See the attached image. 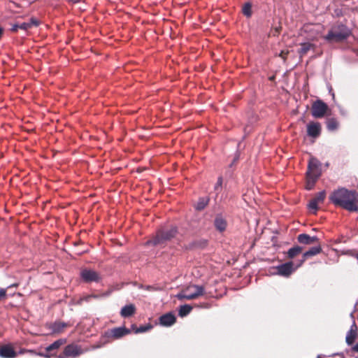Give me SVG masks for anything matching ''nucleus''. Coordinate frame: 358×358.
<instances>
[{"instance_id":"nucleus-1","label":"nucleus","mask_w":358,"mask_h":358,"mask_svg":"<svg viewBox=\"0 0 358 358\" xmlns=\"http://www.w3.org/2000/svg\"><path fill=\"white\" fill-rule=\"evenodd\" d=\"M330 199L335 205L350 212L358 211V194L355 191L341 188L332 193Z\"/></svg>"},{"instance_id":"nucleus-2","label":"nucleus","mask_w":358,"mask_h":358,"mask_svg":"<svg viewBox=\"0 0 358 358\" xmlns=\"http://www.w3.org/2000/svg\"><path fill=\"white\" fill-rule=\"evenodd\" d=\"M177 234L178 228L176 227H171L169 229L162 228L157 231L155 236L147 243L153 245H163L173 238Z\"/></svg>"},{"instance_id":"nucleus-3","label":"nucleus","mask_w":358,"mask_h":358,"mask_svg":"<svg viewBox=\"0 0 358 358\" xmlns=\"http://www.w3.org/2000/svg\"><path fill=\"white\" fill-rule=\"evenodd\" d=\"M205 293L204 287L200 285H192L188 286L176 295L179 300H192L203 296Z\"/></svg>"},{"instance_id":"nucleus-4","label":"nucleus","mask_w":358,"mask_h":358,"mask_svg":"<svg viewBox=\"0 0 358 358\" xmlns=\"http://www.w3.org/2000/svg\"><path fill=\"white\" fill-rule=\"evenodd\" d=\"M349 29L346 27L341 25L338 27V29H334L331 31L326 38L328 40L338 42L345 39L349 36Z\"/></svg>"},{"instance_id":"nucleus-5","label":"nucleus","mask_w":358,"mask_h":358,"mask_svg":"<svg viewBox=\"0 0 358 358\" xmlns=\"http://www.w3.org/2000/svg\"><path fill=\"white\" fill-rule=\"evenodd\" d=\"M80 278L86 283L99 282L102 280L101 275L92 269L84 268L80 271Z\"/></svg>"},{"instance_id":"nucleus-6","label":"nucleus","mask_w":358,"mask_h":358,"mask_svg":"<svg viewBox=\"0 0 358 358\" xmlns=\"http://www.w3.org/2000/svg\"><path fill=\"white\" fill-rule=\"evenodd\" d=\"M84 352L82 348L76 344H69L66 345L64 351L59 354L58 358H75Z\"/></svg>"},{"instance_id":"nucleus-7","label":"nucleus","mask_w":358,"mask_h":358,"mask_svg":"<svg viewBox=\"0 0 358 358\" xmlns=\"http://www.w3.org/2000/svg\"><path fill=\"white\" fill-rule=\"evenodd\" d=\"M305 188L310 190L313 188V157L310 156L308 159V170L305 180Z\"/></svg>"},{"instance_id":"nucleus-8","label":"nucleus","mask_w":358,"mask_h":358,"mask_svg":"<svg viewBox=\"0 0 358 358\" xmlns=\"http://www.w3.org/2000/svg\"><path fill=\"white\" fill-rule=\"evenodd\" d=\"M130 333V329L126 328L125 327H121L110 329L106 332V335L108 337H111L113 339H118L127 334H129Z\"/></svg>"},{"instance_id":"nucleus-9","label":"nucleus","mask_w":358,"mask_h":358,"mask_svg":"<svg viewBox=\"0 0 358 358\" xmlns=\"http://www.w3.org/2000/svg\"><path fill=\"white\" fill-rule=\"evenodd\" d=\"M329 110L327 105L321 100L315 101V117H322Z\"/></svg>"},{"instance_id":"nucleus-10","label":"nucleus","mask_w":358,"mask_h":358,"mask_svg":"<svg viewBox=\"0 0 358 358\" xmlns=\"http://www.w3.org/2000/svg\"><path fill=\"white\" fill-rule=\"evenodd\" d=\"M293 266L292 262L282 264L277 267L278 273L282 276L288 277L294 271Z\"/></svg>"},{"instance_id":"nucleus-11","label":"nucleus","mask_w":358,"mask_h":358,"mask_svg":"<svg viewBox=\"0 0 358 358\" xmlns=\"http://www.w3.org/2000/svg\"><path fill=\"white\" fill-rule=\"evenodd\" d=\"M16 352L10 345H4L0 347V357L2 358H15Z\"/></svg>"},{"instance_id":"nucleus-12","label":"nucleus","mask_w":358,"mask_h":358,"mask_svg":"<svg viewBox=\"0 0 358 358\" xmlns=\"http://www.w3.org/2000/svg\"><path fill=\"white\" fill-rule=\"evenodd\" d=\"M176 321V316L171 313H168L159 317V322L162 326L169 327L173 325Z\"/></svg>"},{"instance_id":"nucleus-13","label":"nucleus","mask_w":358,"mask_h":358,"mask_svg":"<svg viewBox=\"0 0 358 358\" xmlns=\"http://www.w3.org/2000/svg\"><path fill=\"white\" fill-rule=\"evenodd\" d=\"M214 225L217 231L223 232L226 230L227 223L221 215H217L214 221Z\"/></svg>"},{"instance_id":"nucleus-14","label":"nucleus","mask_w":358,"mask_h":358,"mask_svg":"<svg viewBox=\"0 0 358 358\" xmlns=\"http://www.w3.org/2000/svg\"><path fill=\"white\" fill-rule=\"evenodd\" d=\"M70 326L71 325L69 323L61 321H56L51 325L50 329L53 333L59 334L63 332L65 328Z\"/></svg>"},{"instance_id":"nucleus-15","label":"nucleus","mask_w":358,"mask_h":358,"mask_svg":"<svg viewBox=\"0 0 358 358\" xmlns=\"http://www.w3.org/2000/svg\"><path fill=\"white\" fill-rule=\"evenodd\" d=\"M40 24V21L35 17H31L29 22H23L20 24V29L27 31L32 27H37Z\"/></svg>"},{"instance_id":"nucleus-16","label":"nucleus","mask_w":358,"mask_h":358,"mask_svg":"<svg viewBox=\"0 0 358 358\" xmlns=\"http://www.w3.org/2000/svg\"><path fill=\"white\" fill-rule=\"evenodd\" d=\"M314 166H315V180L317 178H318L321 176L322 173L327 169L329 164L328 163L322 164V163H321L318 161H316L315 159Z\"/></svg>"},{"instance_id":"nucleus-17","label":"nucleus","mask_w":358,"mask_h":358,"mask_svg":"<svg viewBox=\"0 0 358 358\" xmlns=\"http://www.w3.org/2000/svg\"><path fill=\"white\" fill-rule=\"evenodd\" d=\"M136 312V307L134 304L124 306L120 311V315L123 317L132 316Z\"/></svg>"},{"instance_id":"nucleus-18","label":"nucleus","mask_w":358,"mask_h":358,"mask_svg":"<svg viewBox=\"0 0 358 358\" xmlns=\"http://www.w3.org/2000/svg\"><path fill=\"white\" fill-rule=\"evenodd\" d=\"M303 250V248L299 245H295L291 248L287 252V257L289 259H293L301 254Z\"/></svg>"},{"instance_id":"nucleus-19","label":"nucleus","mask_w":358,"mask_h":358,"mask_svg":"<svg viewBox=\"0 0 358 358\" xmlns=\"http://www.w3.org/2000/svg\"><path fill=\"white\" fill-rule=\"evenodd\" d=\"M66 342V340L64 338H60L57 341H55L54 343L46 347L45 350L47 352H50L52 350H57L62 345L65 344Z\"/></svg>"},{"instance_id":"nucleus-20","label":"nucleus","mask_w":358,"mask_h":358,"mask_svg":"<svg viewBox=\"0 0 358 358\" xmlns=\"http://www.w3.org/2000/svg\"><path fill=\"white\" fill-rule=\"evenodd\" d=\"M297 241L301 244L310 245L313 243V237L306 234H301L298 236Z\"/></svg>"},{"instance_id":"nucleus-21","label":"nucleus","mask_w":358,"mask_h":358,"mask_svg":"<svg viewBox=\"0 0 358 358\" xmlns=\"http://www.w3.org/2000/svg\"><path fill=\"white\" fill-rule=\"evenodd\" d=\"M313 48V44L310 42H306L301 44V48L298 50L300 57H303L307 52Z\"/></svg>"},{"instance_id":"nucleus-22","label":"nucleus","mask_w":358,"mask_h":358,"mask_svg":"<svg viewBox=\"0 0 358 358\" xmlns=\"http://www.w3.org/2000/svg\"><path fill=\"white\" fill-rule=\"evenodd\" d=\"M209 201V197H200L195 205L196 210L199 211L203 210L208 205Z\"/></svg>"},{"instance_id":"nucleus-23","label":"nucleus","mask_w":358,"mask_h":358,"mask_svg":"<svg viewBox=\"0 0 358 358\" xmlns=\"http://www.w3.org/2000/svg\"><path fill=\"white\" fill-rule=\"evenodd\" d=\"M327 127L329 131H334L338 127V122L334 118H331L327 121Z\"/></svg>"},{"instance_id":"nucleus-24","label":"nucleus","mask_w":358,"mask_h":358,"mask_svg":"<svg viewBox=\"0 0 358 358\" xmlns=\"http://www.w3.org/2000/svg\"><path fill=\"white\" fill-rule=\"evenodd\" d=\"M192 310V307L189 305L185 304L181 306L178 311V315L180 317H185L187 315L191 312Z\"/></svg>"},{"instance_id":"nucleus-25","label":"nucleus","mask_w":358,"mask_h":358,"mask_svg":"<svg viewBox=\"0 0 358 358\" xmlns=\"http://www.w3.org/2000/svg\"><path fill=\"white\" fill-rule=\"evenodd\" d=\"M152 328V326L150 324L141 326L140 327H136L135 325H132V329L136 334L146 332L150 330Z\"/></svg>"},{"instance_id":"nucleus-26","label":"nucleus","mask_w":358,"mask_h":358,"mask_svg":"<svg viewBox=\"0 0 358 358\" xmlns=\"http://www.w3.org/2000/svg\"><path fill=\"white\" fill-rule=\"evenodd\" d=\"M313 256V247L310 248L308 251L303 253L301 256V259H300V263L298 264V266L301 265L308 258H310Z\"/></svg>"},{"instance_id":"nucleus-27","label":"nucleus","mask_w":358,"mask_h":358,"mask_svg":"<svg viewBox=\"0 0 358 358\" xmlns=\"http://www.w3.org/2000/svg\"><path fill=\"white\" fill-rule=\"evenodd\" d=\"M356 337H357V333H353V332L348 331L347 333L346 337H345V341H346L347 344L348 345H351L354 343Z\"/></svg>"},{"instance_id":"nucleus-28","label":"nucleus","mask_w":358,"mask_h":358,"mask_svg":"<svg viewBox=\"0 0 358 358\" xmlns=\"http://www.w3.org/2000/svg\"><path fill=\"white\" fill-rule=\"evenodd\" d=\"M325 191H322L319 192L316 196H315V212L317 210V203L322 201L325 198Z\"/></svg>"},{"instance_id":"nucleus-29","label":"nucleus","mask_w":358,"mask_h":358,"mask_svg":"<svg viewBox=\"0 0 358 358\" xmlns=\"http://www.w3.org/2000/svg\"><path fill=\"white\" fill-rule=\"evenodd\" d=\"M252 5L250 3H245L243 7V13L246 17H250L252 15Z\"/></svg>"},{"instance_id":"nucleus-30","label":"nucleus","mask_w":358,"mask_h":358,"mask_svg":"<svg viewBox=\"0 0 358 358\" xmlns=\"http://www.w3.org/2000/svg\"><path fill=\"white\" fill-rule=\"evenodd\" d=\"M307 133L309 137V141L312 143L313 141V122H310L308 124Z\"/></svg>"},{"instance_id":"nucleus-31","label":"nucleus","mask_w":358,"mask_h":358,"mask_svg":"<svg viewBox=\"0 0 358 358\" xmlns=\"http://www.w3.org/2000/svg\"><path fill=\"white\" fill-rule=\"evenodd\" d=\"M223 178L222 176L218 177L216 184L215 185L214 189L218 193L220 192L221 187L222 186Z\"/></svg>"},{"instance_id":"nucleus-32","label":"nucleus","mask_w":358,"mask_h":358,"mask_svg":"<svg viewBox=\"0 0 358 358\" xmlns=\"http://www.w3.org/2000/svg\"><path fill=\"white\" fill-rule=\"evenodd\" d=\"M281 29L282 27L279 25L278 27H276L273 29H272L270 34H271L273 36H278L280 33Z\"/></svg>"},{"instance_id":"nucleus-33","label":"nucleus","mask_w":358,"mask_h":358,"mask_svg":"<svg viewBox=\"0 0 358 358\" xmlns=\"http://www.w3.org/2000/svg\"><path fill=\"white\" fill-rule=\"evenodd\" d=\"M289 53V51L288 50H283L280 52L279 57H280L282 59L283 62H285Z\"/></svg>"},{"instance_id":"nucleus-34","label":"nucleus","mask_w":358,"mask_h":358,"mask_svg":"<svg viewBox=\"0 0 358 358\" xmlns=\"http://www.w3.org/2000/svg\"><path fill=\"white\" fill-rule=\"evenodd\" d=\"M321 131V125L317 122H315V138L320 135Z\"/></svg>"},{"instance_id":"nucleus-35","label":"nucleus","mask_w":358,"mask_h":358,"mask_svg":"<svg viewBox=\"0 0 358 358\" xmlns=\"http://www.w3.org/2000/svg\"><path fill=\"white\" fill-rule=\"evenodd\" d=\"M6 297V289H0V301Z\"/></svg>"},{"instance_id":"nucleus-36","label":"nucleus","mask_w":358,"mask_h":358,"mask_svg":"<svg viewBox=\"0 0 358 358\" xmlns=\"http://www.w3.org/2000/svg\"><path fill=\"white\" fill-rule=\"evenodd\" d=\"M19 29H20V24L16 23V24H13L10 30L13 32H17Z\"/></svg>"},{"instance_id":"nucleus-37","label":"nucleus","mask_w":358,"mask_h":358,"mask_svg":"<svg viewBox=\"0 0 358 358\" xmlns=\"http://www.w3.org/2000/svg\"><path fill=\"white\" fill-rule=\"evenodd\" d=\"M357 325L355 322V321L353 322L352 324L351 325L350 327V331L351 332H353V333H357Z\"/></svg>"},{"instance_id":"nucleus-38","label":"nucleus","mask_w":358,"mask_h":358,"mask_svg":"<svg viewBox=\"0 0 358 358\" xmlns=\"http://www.w3.org/2000/svg\"><path fill=\"white\" fill-rule=\"evenodd\" d=\"M308 206L310 212H311L313 210V198L309 200Z\"/></svg>"},{"instance_id":"nucleus-39","label":"nucleus","mask_w":358,"mask_h":358,"mask_svg":"<svg viewBox=\"0 0 358 358\" xmlns=\"http://www.w3.org/2000/svg\"><path fill=\"white\" fill-rule=\"evenodd\" d=\"M320 248L315 245V255L320 252Z\"/></svg>"},{"instance_id":"nucleus-40","label":"nucleus","mask_w":358,"mask_h":358,"mask_svg":"<svg viewBox=\"0 0 358 358\" xmlns=\"http://www.w3.org/2000/svg\"><path fill=\"white\" fill-rule=\"evenodd\" d=\"M38 355L39 356H41V357H45V358H50V356L48 354L38 353Z\"/></svg>"},{"instance_id":"nucleus-41","label":"nucleus","mask_w":358,"mask_h":358,"mask_svg":"<svg viewBox=\"0 0 358 358\" xmlns=\"http://www.w3.org/2000/svg\"><path fill=\"white\" fill-rule=\"evenodd\" d=\"M354 351L358 352V343L352 348Z\"/></svg>"},{"instance_id":"nucleus-42","label":"nucleus","mask_w":358,"mask_h":358,"mask_svg":"<svg viewBox=\"0 0 358 358\" xmlns=\"http://www.w3.org/2000/svg\"><path fill=\"white\" fill-rule=\"evenodd\" d=\"M308 27H309V25H305L303 29L305 31H306L308 30Z\"/></svg>"},{"instance_id":"nucleus-43","label":"nucleus","mask_w":358,"mask_h":358,"mask_svg":"<svg viewBox=\"0 0 358 358\" xmlns=\"http://www.w3.org/2000/svg\"><path fill=\"white\" fill-rule=\"evenodd\" d=\"M310 113H311L313 115V103H312V107L310 109Z\"/></svg>"},{"instance_id":"nucleus-44","label":"nucleus","mask_w":358,"mask_h":358,"mask_svg":"<svg viewBox=\"0 0 358 358\" xmlns=\"http://www.w3.org/2000/svg\"><path fill=\"white\" fill-rule=\"evenodd\" d=\"M109 295V292H106L102 294L103 296H107Z\"/></svg>"},{"instance_id":"nucleus-45","label":"nucleus","mask_w":358,"mask_h":358,"mask_svg":"<svg viewBox=\"0 0 358 358\" xmlns=\"http://www.w3.org/2000/svg\"><path fill=\"white\" fill-rule=\"evenodd\" d=\"M17 284H13V285H10V286H9L8 287H17Z\"/></svg>"},{"instance_id":"nucleus-46","label":"nucleus","mask_w":358,"mask_h":358,"mask_svg":"<svg viewBox=\"0 0 358 358\" xmlns=\"http://www.w3.org/2000/svg\"><path fill=\"white\" fill-rule=\"evenodd\" d=\"M91 296L93 297V298H95V299L98 298V296H96V295H92Z\"/></svg>"},{"instance_id":"nucleus-47","label":"nucleus","mask_w":358,"mask_h":358,"mask_svg":"<svg viewBox=\"0 0 358 358\" xmlns=\"http://www.w3.org/2000/svg\"><path fill=\"white\" fill-rule=\"evenodd\" d=\"M274 78H275V77H274V76H272V77H271V78H270V80H273Z\"/></svg>"},{"instance_id":"nucleus-48","label":"nucleus","mask_w":358,"mask_h":358,"mask_svg":"<svg viewBox=\"0 0 358 358\" xmlns=\"http://www.w3.org/2000/svg\"><path fill=\"white\" fill-rule=\"evenodd\" d=\"M357 259H358V253H357Z\"/></svg>"},{"instance_id":"nucleus-49","label":"nucleus","mask_w":358,"mask_h":358,"mask_svg":"<svg viewBox=\"0 0 358 358\" xmlns=\"http://www.w3.org/2000/svg\"><path fill=\"white\" fill-rule=\"evenodd\" d=\"M328 358H331V357H328Z\"/></svg>"}]
</instances>
